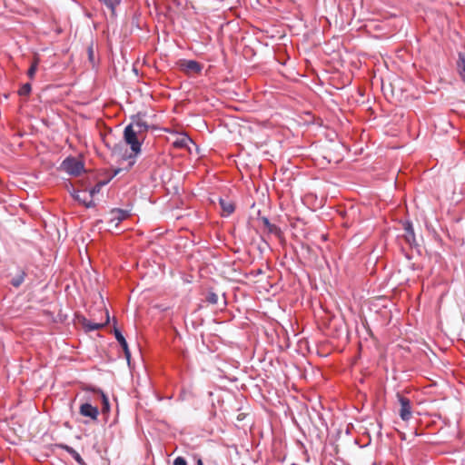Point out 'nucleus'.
<instances>
[{"mask_svg": "<svg viewBox=\"0 0 465 465\" xmlns=\"http://www.w3.org/2000/svg\"><path fill=\"white\" fill-rule=\"evenodd\" d=\"M144 114L137 113L130 117L131 123L124 130V141L130 145L131 153L126 159H134L142 151L141 147L150 129H155L144 121Z\"/></svg>", "mask_w": 465, "mask_h": 465, "instance_id": "f257e3e1", "label": "nucleus"}, {"mask_svg": "<svg viewBox=\"0 0 465 465\" xmlns=\"http://www.w3.org/2000/svg\"><path fill=\"white\" fill-rule=\"evenodd\" d=\"M61 169L74 177H77L82 173L85 172L84 162L74 156L66 157L61 163Z\"/></svg>", "mask_w": 465, "mask_h": 465, "instance_id": "f03ea898", "label": "nucleus"}, {"mask_svg": "<svg viewBox=\"0 0 465 465\" xmlns=\"http://www.w3.org/2000/svg\"><path fill=\"white\" fill-rule=\"evenodd\" d=\"M179 69L186 74H201L203 64L195 60L180 59L177 61Z\"/></svg>", "mask_w": 465, "mask_h": 465, "instance_id": "7ed1b4c3", "label": "nucleus"}, {"mask_svg": "<svg viewBox=\"0 0 465 465\" xmlns=\"http://www.w3.org/2000/svg\"><path fill=\"white\" fill-rule=\"evenodd\" d=\"M82 390L84 391L94 392L100 397L101 401H102V409H101L102 414L105 415L110 412V402H109L108 397L101 389L96 388L91 384H84L82 387Z\"/></svg>", "mask_w": 465, "mask_h": 465, "instance_id": "20e7f679", "label": "nucleus"}, {"mask_svg": "<svg viewBox=\"0 0 465 465\" xmlns=\"http://www.w3.org/2000/svg\"><path fill=\"white\" fill-rule=\"evenodd\" d=\"M396 396L401 404V409L399 411L400 417L402 420L408 421L412 416L411 401L409 398L403 396L400 392H398Z\"/></svg>", "mask_w": 465, "mask_h": 465, "instance_id": "39448f33", "label": "nucleus"}, {"mask_svg": "<svg viewBox=\"0 0 465 465\" xmlns=\"http://www.w3.org/2000/svg\"><path fill=\"white\" fill-rule=\"evenodd\" d=\"M263 225L264 232L268 235L272 234L277 237L280 241L284 240V234L282 229L274 223H272L270 220L265 217H259L258 219Z\"/></svg>", "mask_w": 465, "mask_h": 465, "instance_id": "423d86ee", "label": "nucleus"}, {"mask_svg": "<svg viewBox=\"0 0 465 465\" xmlns=\"http://www.w3.org/2000/svg\"><path fill=\"white\" fill-rule=\"evenodd\" d=\"M111 218L108 221L109 224H114L117 227L119 223L130 216V213L127 210L114 208L110 212Z\"/></svg>", "mask_w": 465, "mask_h": 465, "instance_id": "0eeeda50", "label": "nucleus"}, {"mask_svg": "<svg viewBox=\"0 0 465 465\" xmlns=\"http://www.w3.org/2000/svg\"><path fill=\"white\" fill-rule=\"evenodd\" d=\"M79 413L84 417H87L90 420L96 421L99 416V410L96 406H93L91 403L86 401L80 405Z\"/></svg>", "mask_w": 465, "mask_h": 465, "instance_id": "6e6552de", "label": "nucleus"}, {"mask_svg": "<svg viewBox=\"0 0 465 465\" xmlns=\"http://www.w3.org/2000/svg\"><path fill=\"white\" fill-rule=\"evenodd\" d=\"M403 230H404L403 237H404L406 242L411 247L418 246V243H417L416 238H415L413 226L410 221H406L403 223Z\"/></svg>", "mask_w": 465, "mask_h": 465, "instance_id": "1a4fd4ad", "label": "nucleus"}, {"mask_svg": "<svg viewBox=\"0 0 465 465\" xmlns=\"http://www.w3.org/2000/svg\"><path fill=\"white\" fill-rule=\"evenodd\" d=\"M114 334L116 341L119 342L120 346L122 347V349L124 352L125 358L129 361L130 358H131V352H130L127 341H126L125 338L124 337L123 333L121 332V331L119 329H117L115 325L114 326Z\"/></svg>", "mask_w": 465, "mask_h": 465, "instance_id": "9d476101", "label": "nucleus"}, {"mask_svg": "<svg viewBox=\"0 0 465 465\" xmlns=\"http://www.w3.org/2000/svg\"><path fill=\"white\" fill-rule=\"evenodd\" d=\"M105 315H106V321L104 323L92 322L91 321H88L87 319L84 318L83 322H82L84 329L86 331H97V330L104 328L105 325L108 324V322L110 321V316H109V312L107 310L105 311Z\"/></svg>", "mask_w": 465, "mask_h": 465, "instance_id": "9b49d317", "label": "nucleus"}, {"mask_svg": "<svg viewBox=\"0 0 465 465\" xmlns=\"http://www.w3.org/2000/svg\"><path fill=\"white\" fill-rule=\"evenodd\" d=\"M54 446L58 449L64 450L66 452H68L79 465H87L86 462L81 457V455L72 447L64 443H57Z\"/></svg>", "mask_w": 465, "mask_h": 465, "instance_id": "f8f14e48", "label": "nucleus"}, {"mask_svg": "<svg viewBox=\"0 0 465 465\" xmlns=\"http://www.w3.org/2000/svg\"><path fill=\"white\" fill-rule=\"evenodd\" d=\"M219 204H220L221 209L223 211V213H222L223 216H229L235 210L234 203L232 202L231 200L226 199V198L219 197Z\"/></svg>", "mask_w": 465, "mask_h": 465, "instance_id": "ddd939ff", "label": "nucleus"}, {"mask_svg": "<svg viewBox=\"0 0 465 465\" xmlns=\"http://www.w3.org/2000/svg\"><path fill=\"white\" fill-rule=\"evenodd\" d=\"M457 70L461 81L465 84V54L459 53L457 60Z\"/></svg>", "mask_w": 465, "mask_h": 465, "instance_id": "4468645a", "label": "nucleus"}, {"mask_svg": "<svg viewBox=\"0 0 465 465\" xmlns=\"http://www.w3.org/2000/svg\"><path fill=\"white\" fill-rule=\"evenodd\" d=\"M26 275L27 273L25 270H19L18 273L11 279L10 284L15 288H19L25 282Z\"/></svg>", "mask_w": 465, "mask_h": 465, "instance_id": "2eb2a0df", "label": "nucleus"}, {"mask_svg": "<svg viewBox=\"0 0 465 465\" xmlns=\"http://www.w3.org/2000/svg\"><path fill=\"white\" fill-rule=\"evenodd\" d=\"M189 143H193V140L188 135L184 134L183 136L176 139L173 143V146L177 149H185L188 147Z\"/></svg>", "mask_w": 465, "mask_h": 465, "instance_id": "dca6fc26", "label": "nucleus"}, {"mask_svg": "<svg viewBox=\"0 0 465 465\" xmlns=\"http://www.w3.org/2000/svg\"><path fill=\"white\" fill-rule=\"evenodd\" d=\"M73 197L79 203H81L82 204H84L86 208H92V207H94L95 206V203L93 201V199H90L89 201H87L86 199V196H84V198H82L79 194V192H74V193L72 194Z\"/></svg>", "mask_w": 465, "mask_h": 465, "instance_id": "f3484780", "label": "nucleus"}, {"mask_svg": "<svg viewBox=\"0 0 465 465\" xmlns=\"http://www.w3.org/2000/svg\"><path fill=\"white\" fill-rule=\"evenodd\" d=\"M204 301L209 304L215 305L218 302V295L213 291L209 290L204 294Z\"/></svg>", "mask_w": 465, "mask_h": 465, "instance_id": "a211bd4d", "label": "nucleus"}, {"mask_svg": "<svg viewBox=\"0 0 465 465\" xmlns=\"http://www.w3.org/2000/svg\"><path fill=\"white\" fill-rule=\"evenodd\" d=\"M104 5H106L112 12V15H115V8L121 4L122 0H99Z\"/></svg>", "mask_w": 465, "mask_h": 465, "instance_id": "6ab92c4d", "label": "nucleus"}, {"mask_svg": "<svg viewBox=\"0 0 465 465\" xmlns=\"http://www.w3.org/2000/svg\"><path fill=\"white\" fill-rule=\"evenodd\" d=\"M87 54H88V60L94 66L95 64V56H94V42L91 41V43L87 46Z\"/></svg>", "mask_w": 465, "mask_h": 465, "instance_id": "aec40b11", "label": "nucleus"}, {"mask_svg": "<svg viewBox=\"0 0 465 465\" xmlns=\"http://www.w3.org/2000/svg\"><path fill=\"white\" fill-rule=\"evenodd\" d=\"M38 63H39V59L37 57L35 58L34 61L32 62V64L27 71V75L29 78L33 79L35 77V74L37 70Z\"/></svg>", "mask_w": 465, "mask_h": 465, "instance_id": "412c9836", "label": "nucleus"}, {"mask_svg": "<svg viewBox=\"0 0 465 465\" xmlns=\"http://www.w3.org/2000/svg\"><path fill=\"white\" fill-rule=\"evenodd\" d=\"M31 91H32L31 84L26 83V84H22V86L20 87V89L18 91V94L20 96H27L30 94Z\"/></svg>", "mask_w": 465, "mask_h": 465, "instance_id": "4be33fe9", "label": "nucleus"}, {"mask_svg": "<svg viewBox=\"0 0 465 465\" xmlns=\"http://www.w3.org/2000/svg\"><path fill=\"white\" fill-rule=\"evenodd\" d=\"M173 465H188V464H187L186 460L183 457L179 456L174 459Z\"/></svg>", "mask_w": 465, "mask_h": 465, "instance_id": "5701e85b", "label": "nucleus"}, {"mask_svg": "<svg viewBox=\"0 0 465 465\" xmlns=\"http://www.w3.org/2000/svg\"><path fill=\"white\" fill-rule=\"evenodd\" d=\"M100 188L99 186H97L96 184L92 187L89 191V198L90 199H93V197L94 196V194L98 193L100 192Z\"/></svg>", "mask_w": 465, "mask_h": 465, "instance_id": "b1692460", "label": "nucleus"}, {"mask_svg": "<svg viewBox=\"0 0 465 465\" xmlns=\"http://www.w3.org/2000/svg\"><path fill=\"white\" fill-rule=\"evenodd\" d=\"M193 459L195 461L196 465H203V461L202 457L199 454H193Z\"/></svg>", "mask_w": 465, "mask_h": 465, "instance_id": "393cba45", "label": "nucleus"}, {"mask_svg": "<svg viewBox=\"0 0 465 465\" xmlns=\"http://www.w3.org/2000/svg\"><path fill=\"white\" fill-rule=\"evenodd\" d=\"M111 180L108 178L107 180H104V181H100L96 183L97 186H99V188L101 189L104 185L107 184Z\"/></svg>", "mask_w": 465, "mask_h": 465, "instance_id": "a878e982", "label": "nucleus"}, {"mask_svg": "<svg viewBox=\"0 0 465 465\" xmlns=\"http://www.w3.org/2000/svg\"><path fill=\"white\" fill-rule=\"evenodd\" d=\"M121 171H122V169H121V168L114 169V170L113 174L109 177V179H110V180H111V179H113V178H114V176H116V175H117Z\"/></svg>", "mask_w": 465, "mask_h": 465, "instance_id": "bb28decb", "label": "nucleus"}, {"mask_svg": "<svg viewBox=\"0 0 465 465\" xmlns=\"http://www.w3.org/2000/svg\"><path fill=\"white\" fill-rule=\"evenodd\" d=\"M129 160H132V159H129ZM135 161L133 160V161H130L129 162V167H127V170H130V168L134 164Z\"/></svg>", "mask_w": 465, "mask_h": 465, "instance_id": "cd10ccee", "label": "nucleus"}, {"mask_svg": "<svg viewBox=\"0 0 465 465\" xmlns=\"http://www.w3.org/2000/svg\"><path fill=\"white\" fill-rule=\"evenodd\" d=\"M118 145H115L114 148H113V152H115L116 149H117Z\"/></svg>", "mask_w": 465, "mask_h": 465, "instance_id": "c85d7f7f", "label": "nucleus"}]
</instances>
